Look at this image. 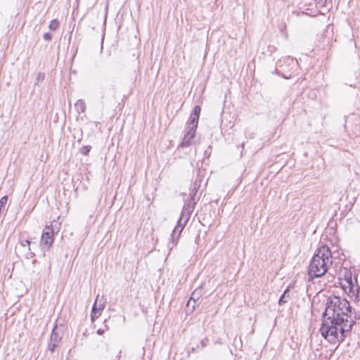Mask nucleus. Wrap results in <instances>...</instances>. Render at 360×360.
Returning <instances> with one entry per match:
<instances>
[{
    "mask_svg": "<svg viewBox=\"0 0 360 360\" xmlns=\"http://www.w3.org/2000/svg\"><path fill=\"white\" fill-rule=\"evenodd\" d=\"M284 77H285V78H289V77H290V76H289V77L284 76Z\"/></svg>",
    "mask_w": 360,
    "mask_h": 360,
    "instance_id": "5701e85b",
    "label": "nucleus"
},
{
    "mask_svg": "<svg viewBox=\"0 0 360 360\" xmlns=\"http://www.w3.org/2000/svg\"><path fill=\"white\" fill-rule=\"evenodd\" d=\"M58 26L59 22L57 20H53L51 21L49 27L51 30L54 31L58 28Z\"/></svg>",
    "mask_w": 360,
    "mask_h": 360,
    "instance_id": "4468645a",
    "label": "nucleus"
},
{
    "mask_svg": "<svg viewBox=\"0 0 360 360\" xmlns=\"http://www.w3.org/2000/svg\"><path fill=\"white\" fill-rule=\"evenodd\" d=\"M179 236H180V235L179 236V231H176L174 233V231L172 232V234L171 236V239H172V243H173V245L170 247V249H172L173 246L176 245Z\"/></svg>",
    "mask_w": 360,
    "mask_h": 360,
    "instance_id": "f8f14e48",
    "label": "nucleus"
},
{
    "mask_svg": "<svg viewBox=\"0 0 360 360\" xmlns=\"http://www.w3.org/2000/svg\"><path fill=\"white\" fill-rule=\"evenodd\" d=\"M76 110L79 112H84L86 110V104L85 102L80 99L77 101V103L75 105Z\"/></svg>",
    "mask_w": 360,
    "mask_h": 360,
    "instance_id": "9d476101",
    "label": "nucleus"
},
{
    "mask_svg": "<svg viewBox=\"0 0 360 360\" xmlns=\"http://www.w3.org/2000/svg\"><path fill=\"white\" fill-rule=\"evenodd\" d=\"M60 338L59 335L55 332V329L53 330V332L51 335L50 341L54 342H58L60 341Z\"/></svg>",
    "mask_w": 360,
    "mask_h": 360,
    "instance_id": "2eb2a0df",
    "label": "nucleus"
},
{
    "mask_svg": "<svg viewBox=\"0 0 360 360\" xmlns=\"http://www.w3.org/2000/svg\"><path fill=\"white\" fill-rule=\"evenodd\" d=\"M91 150V146H83L82 148H81V153L83 154V155H88V153H89Z\"/></svg>",
    "mask_w": 360,
    "mask_h": 360,
    "instance_id": "f3484780",
    "label": "nucleus"
},
{
    "mask_svg": "<svg viewBox=\"0 0 360 360\" xmlns=\"http://www.w3.org/2000/svg\"><path fill=\"white\" fill-rule=\"evenodd\" d=\"M179 236H180V235L179 236V231H176L174 233V231L172 232V234L171 236V239H172V243H173V245L170 247V249H172L173 246L176 245Z\"/></svg>",
    "mask_w": 360,
    "mask_h": 360,
    "instance_id": "ddd939ff",
    "label": "nucleus"
},
{
    "mask_svg": "<svg viewBox=\"0 0 360 360\" xmlns=\"http://www.w3.org/2000/svg\"><path fill=\"white\" fill-rule=\"evenodd\" d=\"M333 264L332 252L326 245H322L313 256L309 266V276L319 278L326 274Z\"/></svg>",
    "mask_w": 360,
    "mask_h": 360,
    "instance_id": "f03ea898",
    "label": "nucleus"
},
{
    "mask_svg": "<svg viewBox=\"0 0 360 360\" xmlns=\"http://www.w3.org/2000/svg\"><path fill=\"white\" fill-rule=\"evenodd\" d=\"M342 288L347 292L351 297H357L359 286L357 284L356 278H352L351 271L345 270L344 278H340V283Z\"/></svg>",
    "mask_w": 360,
    "mask_h": 360,
    "instance_id": "7ed1b4c3",
    "label": "nucleus"
},
{
    "mask_svg": "<svg viewBox=\"0 0 360 360\" xmlns=\"http://www.w3.org/2000/svg\"><path fill=\"white\" fill-rule=\"evenodd\" d=\"M201 108L199 105H195L190 115L189 120L186 123V127L192 129H196L198 124L199 117Z\"/></svg>",
    "mask_w": 360,
    "mask_h": 360,
    "instance_id": "423d86ee",
    "label": "nucleus"
},
{
    "mask_svg": "<svg viewBox=\"0 0 360 360\" xmlns=\"http://www.w3.org/2000/svg\"><path fill=\"white\" fill-rule=\"evenodd\" d=\"M58 342H54L50 341V343L49 344V349L51 352H53L55 350V348L58 346Z\"/></svg>",
    "mask_w": 360,
    "mask_h": 360,
    "instance_id": "a211bd4d",
    "label": "nucleus"
},
{
    "mask_svg": "<svg viewBox=\"0 0 360 360\" xmlns=\"http://www.w3.org/2000/svg\"><path fill=\"white\" fill-rule=\"evenodd\" d=\"M54 241V230L53 224L46 226L43 230L40 245L43 250H49Z\"/></svg>",
    "mask_w": 360,
    "mask_h": 360,
    "instance_id": "39448f33",
    "label": "nucleus"
},
{
    "mask_svg": "<svg viewBox=\"0 0 360 360\" xmlns=\"http://www.w3.org/2000/svg\"><path fill=\"white\" fill-rule=\"evenodd\" d=\"M191 128L186 127L185 134L184 136L183 140L181 143V147L187 148L193 143V139L195 136V130L192 129Z\"/></svg>",
    "mask_w": 360,
    "mask_h": 360,
    "instance_id": "6e6552de",
    "label": "nucleus"
},
{
    "mask_svg": "<svg viewBox=\"0 0 360 360\" xmlns=\"http://www.w3.org/2000/svg\"><path fill=\"white\" fill-rule=\"evenodd\" d=\"M349 313L351 307L346 299L333 297L327 300L320 332L329 342H342L350 334L354 321Z\"/></svg>",
    "mask_w": 360,
    "mask_h": 360,
    "instance_id": "f257e3e1",
    "label": "nucleus"
},
{
    "mask_svg": "<svg viewBox=\"0 0 360 360\" xmlns=\"http://www.w3.org/2000/svg\"><path fill=\"white\" fill-rule=\"evenodd\" d=\"M199 297H200V296L198 295H197L196 292H193L190 300L188 302V305L190 304L191 300H193V302H195L199 299Z\"/></svg>",
    "mask_w": 360,
    "mask_h": 360,
    "instance_id": "dca6fc26",
    "label": "nucleus"
},
{
    "mask_svg": "<svg viewBox=\"0 0 360 360\" xmlns=\"http://www.w3.org/2000/svg\"><path fill=\"white\" fill-rule=\"evenodd\" d=\"M288 292V289H286L284 291V292L282 294V295L281 296V297L278 300V304L280 306H281L287 302L288 298L289 297V295H287Z\"/></svg>",
    "mask_w": 360,
    "mask_h": 360,
    "instance_id": "9b49d317",
    "label": "nucleus"
},
{
    "mask_svg": "<svg viewBox=\"0 0 360 360\" xmlns=\"http://www.w3.org/2000/svg\"><path fill=\"white\" fill-rule=\"evenodd\" d=\"M286 60H287V62H289V63H292V65H297V61L294 60L292 58L288 57L286 58Z\"/></svg>",
    "mask_w": 360,
    "mask_h": 360,
    "instance_id": "aec40b11",
    "label": "nucleus"
},
{
    "mask_svg": "<svg viewBox=\"0 0 360 360\" xmlns=\"http://www.w3.org/2000/svg\"><path fill=\"white\" fill-rule=\"evenodd\" d=\"M193 204L192 202H188L186 205H185L181 212V216L178 221V224L174 229V233L176 231H179V236L181 234L182 230L184 229L186 222L188 221L191 214L193 211Z\"/></svg>",
    "mask_w": 360,
    "mask_h": 360,
    "instance_id": "20e7f679",
    "label": "nucleus"
},
{
    "mask_svg": "<svg viewBox=\"0 0 360 360\" xmlns=\"http://www.w3.org/2000/svg\"><path fill=\"white\" fill-rule=\"evenodd\" d=\"M97 332H98V334H102L103 333V331H101V329L98 330Z\"/></svg>",
    "mask_w": 360,
    "mask_h": 360,
    "instance_id": "4be33fe9",
    "label": "nucleus"
},
{
    "mask_svg": "<svg viewBox=\"0 0 360 360\" xmlns=\"http://www.w3.org/2000/svg\"><path fill=\"white\" fill-rule=\"evenodd\" d=\"M44 74L41 73V72H39L38 75H37V82H39L41 80H43L44 79Z\"/></svg>",
    "mask_w": 360,
    "mask_h": 360,
    "instance_id": "412c9836",
    "label": "nucleus"
},
{
    "mask_svg": "<svg viewBox=\"0 0 360 360\" xmlns=\"http://www.w3.org/2000/svg\"><path fill=\"white\" fill-rule=\"evenodd\" d=\"M15 250L24 254L27 259L32 258L34 256V254L31 252L30 242L28 240L20 241L15 247Z\"/></svg>",
    "mask_w": 360,
    "mask_h": 360,
    "instance_id": "0eeeda50",
    "label": "nucleus"
},
{
    "mask_svg": "<svg viewBox=\"0 0 360 360\" xmlns=\"http://www.w3.org/2000/svg\"><path fill=\"white\" fill-rule=\"evenodd\" d=\"M43 38L45 41H51L52 39V35L50 33H44L43 35Z\"/></svg>",
    "mask_w": 360,
    "mask_h": 360,
    "instance_id": "6ab92c4d",
    "label": "nucleus"
},
{
    "mask_svg": "<svg viewBox=\"0 0 360 360\" xmlns=\"http://www.w3.org/2000/svg\"><path fill=\"white\" fill-rule=\"evenodd\" d=\"M105 307L104 302H100L98 303V295L97 296L95 302L93 305L92 309H91V317L92 321H94L96 319H97L101 314V311L103 310Z\"/></svg>",
    "mask_w": 360,
    "mask_h": 360,
    "instance_id": "1a4fd4ad",
    "label": "nucleus"
}]
</instances>
